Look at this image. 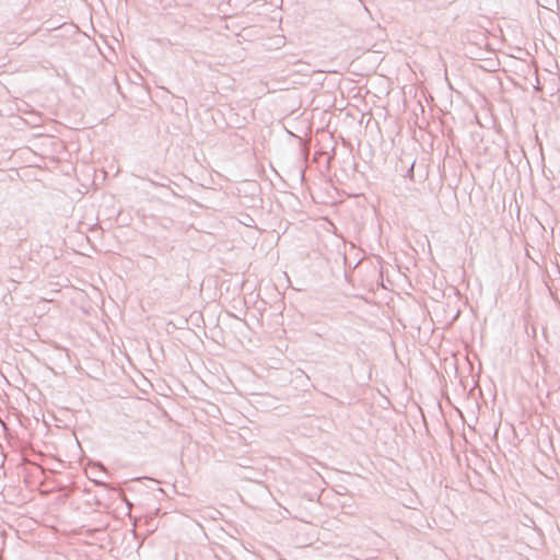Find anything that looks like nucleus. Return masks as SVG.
I'll return each instance as SVG.
<instances>
[{"mask_svg": "<svg viewBox=\"0 0 560 560\" xmlns=\"http://www.w3.org/2000/svg\"><path fill=\"white\" fill-rule=\"evenodd\" d=\"M203 529L205 527H200ZM205 538L214 545L223 546L233 536L225 532L224 527H209V532L202 530Z\"/></svg>", "mask_w": 560, "mask_h": 560, "instance_id": "1", "label": "nucleus"}, {"mask_svg": "<svg viewBox=\"0 0 560 560\" xmlns=\"http://www.w3.org/2000/svg\"><path fill=\"white\" fill-rule=\"evenodd\" d=\"M312 544H313V539H311V538H303V537H301L300 534L298 535V537L295 539V546L300 547V548L307 547V546H310Z\"/></svg>", "mask_w": 560, "mask_h": 560, "instance_id": "2", "label": "nucleus"}, {"mask_svg": "<svg viewBox=\"0 0 560 560\" xmlns=\"http://www.w3.org/2000/svg\"><path fill=\"white\" fill-rule=\"evenodd\" d=\"M11 529L14 530V533L20 537V532L15 529V527H10Z\"/></svg>", "mask_w": 560, "mask_h": 560, "instance_id": "3", "label": "nucleus"}, {"mask_svg": "<svg viewBox=\"0 0 560 560\" xmlns=\"http://www.w3.org/2000/svg\"><path fill=\"white\" fill-rule=\"evenodd\" d=\"M130 532L135 535L136 534V527H132Z\"/></svg>", "mask_w": 560, "mask_h": 560, "instance_id": "4", "label": "nucleus"}]
</instances>
